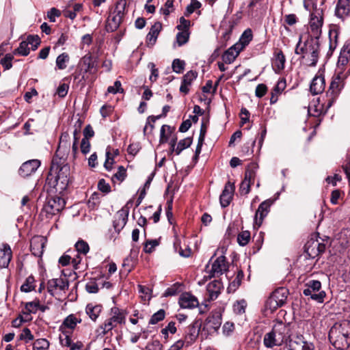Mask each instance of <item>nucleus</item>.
<instances>
[{
	"label": "nucleus",
	"mask_w": 350,
	"mask_h": 350,
	"mask_svg": "<svg viewBox=\"0 0 350 350\" xmlns=\"http://www.w3.org/2000/svg\"><path fill=\"white\" fill-rule=\"evenodd\" d=\"M221 325V313L216 310L212 312L206 318L203 329L206 330L208 334H212L217 332Z\"/></svg>",
	"instance_id": "12"
},
{
	"label": "nucleus",
	"mask_w": 350,
	"mask_h": 350,
	"mask_svg": "<svg viewBox=\"0 0 350 350\" xmlns=\"http://www.w3.org/2000/svg\"><path fill=\"white\" fill-rule=\"evenodd\" d=\"M250 232L248 230H243L237 236V242L239 245L245 246L250 241Z\"/></svg>",
	"instance_id": "39"
},
{
	"label": "nucleus",
	"mask_w": 350,
	"mask_h": 350,
	"mask_svg": "<svg viewBox=\"0 0 350 350\" xmlns=\"http://www.w3.org/2000/svg\"><path fill=\"white\" fill-rule=\"evenodd\" d=\"M106 159L105 162L104 163V167L105 169L108 171H110L112 170V165L113 163V158L111 157V150L110 147H107L106 150Z\"/></svg>",
	"instance_id": "60"
},
{
	"label": "nucleus",
	"mask_w": 350,
	"mask_h": 350,
	"mask_svg": "<svg viewBox=\"0 0 350 350\" xmlns=\"http://www.w3.org/2000/svg\"><path fill=\"white\" fill-rule=\"evenodd\" d=\"M228 265L224 256H220L214 261L210 271L212 277L219 276L228 270Z\"/></svg>",
	"instance_id": "18"
},
{
	"label": "nucleus",
	"mask_w": 350,
	"mask_h": 350,
	"mask_svg": "<svg viewBox=\"0 0 350 350\" xmlns=\"http://www.w3.org/2000/svg\"><path fill=\"white\" fill-rule=\"evenodd\" d=\"M185 62L179 59H175L172 62L173 71L176 73H181L185 69Z\"/></svg>",
	"instance_id": "53"
},
{
	"label": "nucleus",
	"mask_w": 350,
	"mask_h": 350,
	"mask_svg": "<svg viewBox=\"0 0 350 350\" xmlns=\"http://www.w3.org/2000/svg\"><path fill=\"white\" fill-rule=\"evenodd\" d=\"M126 176V170L123 166H120L118 167V172L113 176L112 180L113 182L116 181V180L122 182Z\"/></svg>",
	"instance_id": "56"
},
{
	"label": "nucleus",
	"mask_w": 350,
	"mask_h": 350,
	"mask_svg": "<svg viewBox=\"0 0 350 350\" xmlns=\"http://www.w3.org/2000/svg\"><path fill=\"white\" fill-rule=\"evenodd\" d=\"M40 163L38 159H31L23 163L18 170L19 175L23 178L31 176L36 172Z\"/></svg>",
	"instance_id": "15"
},
{
	"label": "nucleus",
	"mask_w": 350,
	"mask_h": 350,
	"mask_svg": "<svg viewBox=\"0 0 350 350\" xmlns=\"http://www.w3.org/2000/svg\"><path fill=\"white\" fill-rule=\"evenodd\" d=\"M161 118V116H150L147 118L146 124L144 128V135H148L152 133L154 127V123L155 121Z\"/></svg>",
	"instance_id": "35"
},
{
	"label": "nucleus",
	"mask_w": 350,
	"mask_h": 350,
	"mask_svg": "<svg viewBox=\"0 0 350 350\" xmlns=\"http://www.w3.org/2000/svg\"><path fill=\"white\" fill-rule=\"evenodd\" d=\"M27 41L28 44L31 45L33 51L36 50L40 44V39L38 36L29 35L27 36Z\"/></svg>",
	"instance_id": "55"
},
{
	"label": "nucleus",
	"mask_w": 350,
	"mask_h": 350,
	"mask_svg": "<svg viewBox=\"0 0 350 350\" xmlns=\"http://www.w3.org/2000/svg\"><path fill=\"white\" fill-rule=\"evenodd\" d=\"M66 205L65 200L57 196H51L46 199L42 213H45L46 217L50 218L62 211Z\"/></svg>",
	"instance_id": "8"
},
{
	"label": "nucleus",
	"mask_w": 350,
	"mask_h": 350,
	"mask_svg": "<svg viewBox=\"0 0 350 350\" xmlns=\"http://www.w3.org/2000/svg\"><path fill=\"white\" fill-rule=\"evenodd\" d=\"M289 332L290 329L287 324L281 321H276L272 330L265 335L264 345L267 348L281 346L289 338Z\"/></svg>",
	"instance_id": "2"
},
{
	"label": "nucleus",
	"mask_w": 350,
	"mask_h": 350,
	"mask_svg": "<svg viewBox=\"0 0 350 350\" xmlns=\"http://www.w3.org/2000/svg\"><path fill=\"white\" fill-rule=\"evenodd\" d=\"M234 191V185L232 184L230 182H228L226 184L224 189L221 194L220 195V198H219L220 204L222 207H224V208L227 207L230 204V203L232 199V196H233Z\"/></svg>",
	"instance_id": "21"
},
{
	"label": "nucleus",
	"mask_w": 350,
	"mask_h": 350,
	"mask_svg": "<svg viewBox=\"0 0 350 350\" xmlns=\"http://www.w3.org/2000/svg\"><path fill=\"white\" fill-rule=\"evenodd\" d=\"M345 75L337 72L333 77L326 93L327 109L335 102L345 85Z\"/></svg>",
	"instance_id": "4"
},
{
	"label": "nucleus",
	"mask_w": 350,
	"mask_h": 350,
	"mask_svg": "<svg viewBox=\"0 0 350 350\" xmlns=\"http://www.w3.org/2000/svg\"><path fill=\"white\" fill-rule=\"evenodd\" d=\"M28 42L27 40H25V41H22L20 44H19V46L15 49L14 53V54H19V55H21L23 56H27L29 55V48L28 47Z\"/></svg>",
	"instance_id": "43"
},
{
	"label": "nucleus",
	"mask_w": 350,
	"mask_h": 350,
	"mask_svg": "<svg viewBox=\"0 0 350 350\" xmlns=\"http://www.w3.org/2000/svg\"><path fill=\"white\" fill-rule=\"evenodd\" d=\"M288 338L289 350H314V345L306 341L302 335H293Z\"/></svg>",
	"instance_id": "14"
},
{
	"label": "nucleus",
	"mask_w": 350,
	"mask_h": 350,
	"mask_svg": "<svg viewBox=\"0 0 350 350\" xmlns=\"http://www.w3.org/2000/svg\"><path fill=\"white\" fill-rule=\"evenodd\" d=\"M13 59V56L10 54H6L5 56L1 59L0 62L2 66L5 68V69L8 70L12 68V60Z\"/></svg>",
	"instance_id": "64"
},
{
	"label": "nucleus",
	"mask_w": 350,
	"mask_h": 350,
	"mask_svg": "<svg viewBox=\"0 0 350 350\" xmlns=\"http://www.w3.org/2000/svg\"><path fill=\"white\" fill-rule=\"evenodd\" d=\"M75 249L77 254L85 255L90 250L88 244L81 240L75 243Z\"/></svg>",
	"instance_id": "42"
},
{
	"label": "nucleus",
	"mask_w": 350,
	"mask_h": 350,
	"mask_svg": "<svg viewBox=\"0 0 350 350\" xmlns=\"http://www.w3.org/2000/svg\"><path fill=\"white\" fill-rule=\"evenodd\" d=\"M325 87V79L323 76H315L310 84V90L312 94H319L323 92Z\"/></svg>",
	"instance_id": "24"
},
{
	"label": "nucleus",
	"mask_w": 350,
	"mask_h": 350,
	"mask_svg": "<svg viewBox=\"0 0 350 350\" xmlns=\"http://www.w3.org/2000/svg\"><path fill=\"white\" fill-rule=\"evenodd\" d=\"M178 304L182 308L192 309L199 305L198 299L189 293H185L179 298Z\"/></svg>",
	"instance_id": "19"
},
{
	"label": "nucleus",
	"mask_w": 350,
	"mask_h": 350,
	"mask_svg": "<svg viewBox=\"0 0 350 350\" xmlns=\"http://www.w3.org/2000/svg\"><path fill=\"white\" fill-rule=\"evenodd\" d=\"M243 277L244 273L243 271H239L236 278L230 284V286L228 288V291H235V289L241 284V280Z\"/></svg>",
	"instance_id": "46"
},
{
	"label": "nucleus",
	"mask_w": 350,
	"mask_h": 350,
	"mask_svg": "<svg viewBox=\"0 0 350 350\" xmlns=\"http://www.w3.org/2000/svg\"><path fill=\"white\" fill-rule=\"evenodd\" d=\"M242 47L240 44H234L229 48L222 55V59L226 64L232 63L236 57L239 55Z\"/></svg>",
	"instance_id": "26"
},
{
	"label": "nucleus",
	"mask_w": 350,
	"mask_h": 350,
	"mask_svg": "<svg viewBox=\"0 0 350 350\" xmlns=\"http://www.w3.org/2000/svg\"><path fill=\"white\" fill-rule=\"evenodd\" d=\"M221 283L219 280H213L206 286V291L208 299L211 300L215 299L220 293Z\"/></svg>",
	"instance_id": "29"
},
{
	"label": "nucleus",
	"mask_w": 350,
	"mask_h": 350,
	"mask_svg": "<svg viewBox=\"0 0 350 350\" xmlns=\"http://www.w3.org/2000/svg\"><path fill=\"white\" fill-rule=\"evenodd\" d=\"M81 64L85 68V71L92 72V70L96 66L95 60L90 53L84 55L81 59Z\"/></svg>",
	"instance_id": "34"
},
{
	"label": "nucleus",
	"mask_w": 350,
	"mask_h": 350,
	"mask_svg": "<svg viewBox=\"0 0 350 350\" xmlns=\"http://www.w3.org/2000/svg\"><path fill=\"white\" fill-rule=\"evenodd\" d=\"M349 59V57L344 54H342V53L340 52L337 63V72L345 68V66L348 64Z\"/></svg>",
	"instance_id": "59"
},
{
	"label": "nucleus",
	"mask_w": 350,
	"mask_h": 350,
	"mask_svg": "<svg viewBox=\"0 0 350 350\" xmlns=\"http://www.w3.org/2000/svg\"><path fill=\"white\" fill-rule=\"evenodd\" d=\"M329 340L338 350H346L350 347V321L336 323L329 332Z\"/></svg>",
	"instance_id": "1"
},
{
	"label": "nucleus",
	"mask_w": 350,
	"mask_h": 350,
	"mask_svg": "<svg viewBox=\"0 0 350 350\" xmlns=\"http://www.w3.org/2000/svg\"><path fill=\"white\" fill-rule=\"evenodd\" d=\"M69 282L68 280L63 278H55L49 280L47 282L48 292L51 295H55V291L57 289L64 291L68 289Z\"/></svg>",
	"instance_id": "17"
},
{
	"label": "nucleus",
	"mask_w": 350,
	"mask_h": 350,
	"mask_svg": "<svg viewBox=\"0 0 350 350\" xmlns=\"http://www.w3.org/2000/svg\"><path fill=\"white\" fill-rule=\"evenodd\" d=\"M66 162H59V159H57V163L55 167L54 159H53L51 163V171L57 174L55 177L56 189L60 191L66 190L70 182V166Z\"/></svg>",
	"instance_id": "3"
},
{
	"label": "nucleus",
	"mask_w": 350,
	"mask_h": 350,
	"mask_svg": "<svg viewBox=\"0 0 350 350\" xmlns=\"http://www.w3.org/2000/svg\"><path fill=\"white\" fill-rule=\"evenodd\" d=\"M161 29L162 24L160 22H156L152 25L146 36V42L148 46H153L156 43Z\"/></svg>",
	"instance_id": "23"
},
{
	"label": "nucleus",
	"mask_w": 350,
	"mask_h": 350,
	"mask_svg": "<svg viewBox=\"0 0 350 350\" xmlns=\"http://www.w3.org/2000/svg\"><path fill=\"white\" fill-rule=\"evenodd\" d=\"M286 58L282 51L278 50L274 53V57L272 60V65L278 71L284 68Z\"/></svg>",
	"instance_id": "30"
},
{
	"label": "nucleus",
	"mask_w": 350,
	"mask_h": 350,
	"mask_svg": "<svg viewBox=\"0 0 350 350\" xmlns=\"http://www.w3.org/2000/svg\"><path fill=\"white\" fill-rule=\"evenodd\" d=\"M40 308V303L38 301H33L27 302L25 304V310H26V312L36 314Z\"/></svg>",
	"instance_id": "48"
},
{
	"label": "nucleus",
	"mask_w": 350,
	"mask_h": 350,
	"mask_svg": "<svg viewBox=\"0 0 350 350\" xmlns=\"http://www.w3.org/2000/svg\"><path fill=\"white\" fill-rule=\"evenodd\" d=\"M49 342L45 338H39L33 343V349L47 350L49 347Z\"/></svg>",
	"instance_id": "44"
},
{
	"label": "nucleus",
	"mask_w": 350,
	"mask_h": 350,
	"mask_svg": "<svg viewBox=\"0 0 350 350\" xmlns=\"http://www.w3.org/2000/svg\"><path fill=\"white\" fill-rule=\"evenodd\" d=\"M125 317L124 310L118 307L111 308L109 312V318L106 319L100 326L103 333L106 334L117 327L118 325L124 324L125 323Z\"/></svg>",
	"instance_id": "5"
},
{
	"label": "nucleus",
	"mask_w": 350,
	"mask_h": 350,
	"mask_svg": "<svg viewBox=\"0 0 350 350\" xmlns=\"http://www.w3.org/2000/svg\"><path fill=\"white\" fill-rule=\"evenodd\" d=\"M34 282H35V279H34L33 276H32V275L28 276L26 278L24 284L21 286V291L22 292L29 293V292L34 290V288H35Z\"/></svg>",
	"instance_id": "36"
},
{
	"label": "nucleus",
	"mask_w": 350,
	"mask_h": 350,
	"mask_svg": "<svg viewBox=\"0 0 350 350\" xmlns=\"http://www.w3.org/2000/svg\"><path fill=\"white\" fill-rule=\"evenodd\" d=\"M338 31L336 30L329 31V51H333L337 46Z\"/></svg>",
	"instance_id": "51"
},
{
	"label": "nucleus",
	"mask_w": 350,
	"mask_h": 350,
	"mask_svg": "<svg viewBox=\"0 0 350 350\" xmlns=\"http://www.w3.org/2000/svg\"><path fill=\"white\" fill-rule=\"evenodd\" d=\"M288 294V290L283 287L275 290L268 300L271 309L275 310L282 306L286 303Z\"/></svg>",
	"instance_id": "13"
},
{
	"label": "nucleus",
	"mask_w": 350,
	"mask_h": 350,
	"mask_svg": "<svg viewBox=\"0 0 350 350\" xmlns=\"http://www.w3.org/2000/svg\"><path fill=\"white\" fill-rule=\"evenodd\" d=\"M252 40V30L250 29H247L242 34V36L239 40V43H237V44H240V47H242V49H243L245 46L247 45Z\"/></svg>",
	"instance_id": "38"
},
{
	"label": "nucleus",
	"mask_w": 350,
	"mask_h": 350,
	"mask_svg": "<svg viewBox=\"0 0 350 350\" xmlns=\"http://www.w3.org/2000/svg\"><path fill=\"white\" fill-rule=\"evenodd\" d=\"M189 38V33L188 31H180L176 34V41L178 46H182L187 42Z\"/></svg>",
	"instance_id": "47"
},
{
	"label": "nucleus",
	"mask_w": 350,
	"mask_h": 350,
	"mask_svg": "<svg viewBox=\"0 0 350 350\" xmlns=\"http://www.w3.org/2000/svg\"><path fill=\"white\" fill-rule=\"evenodd\" d=\"M69 139L70 136L68 133L66 132L61 135L58 148L56 150L55 156L53 158L54 159L55 167H56L57 163V159H59V162L66 161L70 147Z\"/></svg>",
	"instance_id": "10"
},
{
	"label": "nucleus",
	"mask_w": 350,
	"mask_h": 350,
	"mask_svg": "<svg viewBox=\"0 0 350 350\" xmlns=\"http://www.w3.org/2000/svg\"><path fill=\"white\" fill-rule=\"evenodd\" d=\"M338 31L336 30L329 31V51H333L337 46Z\"/></svg>",
	"instance_id": "52"
},
{
	"label": "nucleus",
	"mask_w": 350,
	"mask_h": 350,
	"mask_svg": "<svg viewBox=\"0 0 350 350\" xmlns=\"http://www.w3.org/2000/svg\"><path fill=\"white\" fill-rule=\"evenodd\" d=\"M200 323L195 322L187 327L185 340L187 345H191L198 337L200 331Z\"/></svg>",
	"instance_id": "25"
},
{
	"label": "nucleus",
	"mask_w": 350,
	"mask_h": 350,
	"mask_svg": "<svg viewBox=\"0 0 350 350\" xmlns=\"http://www.w3.org/2000/svg\"><path fill=\"white\" fill-rule=\"evenodd\" d=\"M201 6V3L197 0H191V3L187 5L186 9L185 15L189 16L192 14L196 10L200 8Z\"/></svg>",
	"instance_id": "62"
},
{
	"label": "nucleus",
	"mask_w": 350,
	"mask_h": 350,
	"mask_svg": "<svg viewBox=\"0 0 350 350\" xmlns=\"http://www.w3.org/2000/svg\"><path fill=\"white\" fill-rule=\"evenodd\" d=\"M327 110V107L324 110L323 106L318 107L316 106L315 105L314 106L310 105L308 108V113L311 116L317 117L321 116L323 113H326Z\"/></svg>",
	"instance_id": "50"
},
{
	"label": "nucleus",
	"mask_w": 350,
	"mask_h": 350,
	"mask_svg": "<svg viewBox=\"0 0 350 350\" xmlns=\"http://www.w3.org/2000/svg\"><path fill=\"white\" fill-rule=\"evenodd\" d=\"M350 14V1L349 0H338L336 8L335 16L338 18L344 20Z\"/></svg>",
	"instance_id": "20"
},
{
	"label": "nucleus",
	"mask_w": 350,
	"mask_h": 350,
	"mask_svg": "<svg viewBox=\"0 0 350 350\" xmlns=\"http://www.w3.org/2000/svg\"><path fill=\"white\" fill-rule=\"evenodd\" d=\"M118 215L119 217V221H120V225L122 228L126 225L128 219L129 208L126 206H124L120 211H118Z\"/></svg>",
	"instance_id": "49"
},
{
	"label": "nucleus",
	"mask_w": 350,
	"mask_h": 350,
	"mask_svg": "<svg viewBox=\"0 0 350 350\" xmlns=\"http://www.w3.org/2000/svg\"><path fill=\"white\" fill-rule=\"evenodd\" d=\"M159 241L157 239L147 240L145 243L144 250L146 253H151L154 247L159 245Z\"/></svg>",
	"instance_id": "54"
},
{
	"label": "nucleus",
	"mask_w": 350,
	"mask_h": 350,
	"mask_svg": "<svg viewBox=\"0 0 350 350\" xmlns=\"http://www.w3.org/2000/svg\"><path fill=\"white\" fill-rule=\"evenodd\" d=\"M306 288L304 289L303 294L305 296H310L311 299L323 303L325 297V293L321 291V283L319 280H310L306 284Z\"/></svg>",
	"instance_id": "9"
},
{
	"label": "nucleus",
	"mask_w": 350,
	"mask_h": 350,
	"mask_svg": "<svg viewBox=\"0 0 350 350\" xmlns=\"http://www.w3.org/2000/svg\"><path fill=\"white\" fill-rule=\"evenodd\" d=\"M33 335L31 334L30 329L27 327L24 328L19 336V339L21 340H24L26 343L33 340Z\"/></svg>",
	"instance_id": "58"
},
{
	"label": "nucleus",
	"mask_w": 350,
	"mask_h": 350,
	"mask_svg": "<svg viewBox=\"0 0 350 350\" xmlns=\"http://www.w3.org/2000/svg\"><path fill=\"white\" fill-rule=\"evenodd\" d=\"M242 18V12H237L235 14H234L231 19L228 23V27L225 30L223 33V38L224 40H228L230 38V35L233 29V28L239 23L241 19Z\"/></svg>",
	"instance_id": "28"
},
{
	"label": "nucleus",
	"mask_w": 350,
	"mask_h": 350,
	"mask_svg": "<svg viewBox=\"0 0 350 350\" xmlns=\"http://www.w3.org/2000/svg\"><path fill=\"white\" fill-rule=\"evenodd\" d=\"M45 247V240L42 237H33L31 241L30 248L35 256L40 257L42 255Z\"/></svg>",
	"instance_id": "22"
},
{
	"label": "nucleus",
	"mask_w": 350,
	"mask_h": 350,
	"mask_svg": "<svg viewBox=\"0 0 350 350\" xmlns=\"http://www.w3.org/2000/svg\"><path fill=\"white\" fill-rule=\"evenodd\" d=\"M102 310V306L100 305L94 306L92 304L87 305L85 312L89 317L94 321H95L98 317Z\"/></svg>",
	"instance_id": "33"
},
{
	"label": "nucleus",
	"mask_w": 350,
	"mask_h": 350,
	"mask_svg": "<svg viewBox=\"0 0 350 350\" xmlns=\"http://www.w3.org/2000/svg\"><path fill=\"white\" fill-rule=\"evenodd\" d=\"M198 77V73L194 70L188 71L183 78L182 82L190 85L192 81L196 79Z\"/></svg>",
	"instance_id": "57"
},
{
	"label": "nucleus",
	"mask_w": 350,
	"mask_h": 350,
	"mask_svg": "<svg viewBox=\"0 0 350 350\" xmlns=\"http://www.w3.org/2000/svg\"><path fill=\"white\" fill-rule=\"evenodd\" d=\"M123 16V12L121 10H118L114 13L110 15L107 20L105 29L108 32H113L116 31L120 26L122 18Z\"/></svg>",
	"instance_id": "16"
},
{
	"label": "nucleus",
	"mask_w": 350,
	"mask_h": 350,
	"mask_svg": "<svg viewBox=\"0 0 350 350\" xmlns=\"http://www.w3.org/2000/svg\"><path fill=\"white\" fill-rule=\"evenodd\" d=\"M257 169V165L254 163H251L248 165L245 173V178L241 182L239 191L241 195H247L250 191L251 185L254 183L256 170Z\"/></svg>",
	"instance_id": "11"
},
{
	"label": "nucleus",
	"mask_w": 350,
	"mask_h": 350,
	"mask_svg": "<svg viewBox=\"0 0 350 350\" xmlns=\"http://www.w3.org/2000/svg\"><path fill=\"white\" fill-rule=\"evenodd\" d=\"M174 248L175 252H178L180 256L185 258L190 256L191 254V250L188 246H186L185 249L182 248L180 239L177 235H175Z\"/></svg>",
	"instance_id": "32"
},
{
	"label": "nucleus",
	"mask_w": 350,
	"mask_h": 350,
	"mask_svg": "<svg viewBox=\"0 0 350 350\" xmlns=\"http://www.w3.org/2000/svg\"><path fill=\"white\" fill-rule=\"evenodd\" d=\"M323 24V10L316 9L315 12H312L309 22L310 37L309 38H315L319 40L322 32V26Z\"/></svg>",
	"instance_id": "7"
},
{
	"label": "nucleus",
	"mask_w": 350,
	"mask_h": 350,
	"mask_svg": "<svg viewBox=\"0 0 350 350\" xmlns=\"http://www.w3.org/2000/svg\"><path fill=\"white\" fill-rule=\"evenodd\" d=\"M192 144V138L187 137L185 139H181L176 146V154H180V152L185 150V148L189 147Z\"/></svg>",
	"instance_id": "40"
},
{
	"label": "nucleus",
	"mask_w": 350,
	"mask_h": 350,
	"mask_svg": "<svg viewBox=\"0 0 350 350\" xmlns=\"http://www.w3.org/2000/svg\"><path fill=\"white\" fill-rule=\"evenodd\" d=\"M165 315V310L163 309L159 310L155 312L150 318L149 324L155 325L159 321L164 319Z\"/></svg>",
	"instance_id": "45"
},
{
	"label": "nucleus",
	"mask_w": 350,
	"mask_h": 350,
	"mask_svg": "<svg viewBox=\"0 0 350 350\" xmlns=\"http://www.w3.org/2000/svg\"><path fill=\"white\" fill-rule=\"evenodd\" d=\"M319 55V42L315 38H308L305 42V53L302 56L309 66H315Z\"/></svg>",
	"instance_id": "6"
},
{
	"label": "nucleus",
	"mask_w": 350,
	"mask_h": 350,
	"mask_svg": "<svg viewBox=\"0 0 350 350\" xmlns=\"http://www.w3.org/2000/svg\"><path fill=\"white\" fill-rule=\"evenodd\" d=\"M63 334L59 336V342L62 346L63 347H70L73 343H72V340L70 336L68 334L67 332L62 331Z\"/></svg>",
	"instance_id": "61"
},
{
	"label": "nucleus",
	"mask_w": 350,
	"mask_h": 350,
	"mask_svg": "<svg viewBox=\"0 0 350 350\" xmlns=\"http://www.w3.org/2000/svg\"><path fill=\"white\" fill-rule=\"evenodd\" d=\"M247 302L244 299L237 301L233 305V311L237 314H243L245 312Z\"/></svg>",
	"instance_id": "41"
},
{
	"label": "nucleus",
	"mask_w": 350,
	"mask_h": 350,
	"mask_svg": "<svg viewBox=\"0 0 350 350\" xmlns=\"http://www.w3.org/2000/svg\"><path fill=\"white\" fill-rule=\"evenodd\" d=\"M69 56L66 53H63L57 56L56 59V66L59 70H64L66 68V64L69 62Z\"/></svg>",
	"instance_id": "37"
},
{
	"label": "nucleus",
	"mask_w": 350,
	"mask_h": 350,
	"mask_svg": "<svg viewBox=\"0 0 350 350\" xmlns=\"http://www.w3.org/2000/svg\"><path fill=\"white\" fill-rule=\"evenodd\" d=\"M12 259V250L8 244L3 245L0 249V267H7Z\"/></svg>",
	"instance_id": "27"
},
{
	"label": "nucleus",
	"mask_w": 350,
	"mask_h": 350,
	"mask_svg": "<svg viewBox=\"0 0 350 350\" xmlns=\"http://www.w3.org/2000/svg\"><path fill=\"white\" fill-rule=\"evenodd\" d=\"M163 345L158 340H153L148 342L145 348V350H163Z\"/></svg>",
	"instance_id": "63"
},
{
	"label": "nucleus",
	"mask_w": 350,
	"mask_h": 350,
	"mask_svg": "<svg viewBox=\"0 0 350 350\" xmlns=\"http://www.w3.org/2000/svg\"><path fill=\"white\" fill-rule=\"evenodd\" d=\"M81 322V319L80 318H77L75 314H72L65 318L60 326V329L63 330L65 328H68L72 330L75 328L77 325Z\"/></svg>",
	"instance_id": "31"
}]
</instances>
